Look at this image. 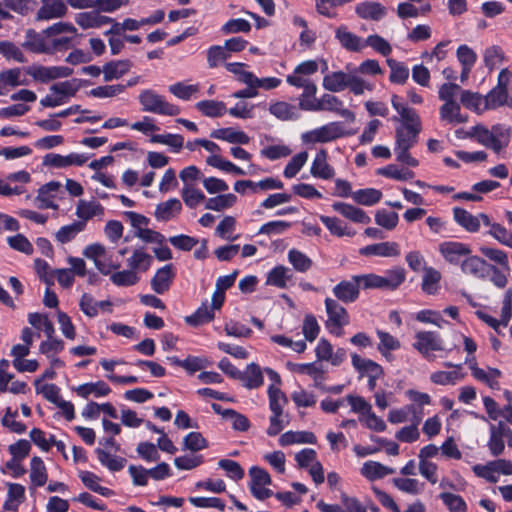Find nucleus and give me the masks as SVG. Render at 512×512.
Masks as SVG:
<instances>
[{
	"label": "nucleus",
	"mask_w": 512,
	"mask_h": 512,
	"mask_svg": "<svg viewBox=\"0 0 512 512\" xmlns=\"http://www.w3.org/2000/svg\"><path fill=\"white\" fill-rule=\"evenodd\" d=\"M421 130L422 123L419 115L401 120V125L395 130L394 153L397 161L410 167L419 165L418 160L409 150L417 144Z\"/></svg>",
	"instance_id": "1"
},
{
	"label": "nucleus",
	"mask_w": 512,
	"mask_h": 512,
	"mask_svg": "<svg viewBox=\"0 0 512 512\" xmlns=\"http://www.w3.org/2000/svg\"><path fill=\"white\" fill-rule=\"evenodd\" d=\"M138 100L143 112L163 116H177L181 112L179 106L168 102L163 95L153 89L142 90L138 95Z\"/></svg>",
	"instance_id": "2"
},
{
	"label": "nucleus",
	"mask_w": 512,
	"mask_h": 512,
	"mask_svg": "<svg viewBox=\"0 0 512 512\" xmlns=\"http://www.w3.org/2000/svg\"><path fill=\"white\" fill-rule=\"evenodd\" d=\"M412 347L428 362L435 360V352H446L447 354L451 351V349L445 348L441 335L436 331H417Z\"/></svg>",
	"instance_id": "3"
},
{
	"label": "nucleus",
	"mask_w": 512,
	"mask_h": 512,
	"mask_svg": "<svg viewBox=\"0 0 512 512\" xmlns=\"http://www.w3.org/2000/svg\"><path fill=\"white\" fill-rule=\"evenodd\" d=\"M80 89L77 79L54 83L49 87V93L40 100L44 108H55L67 104Z\"/></svg>",
	"instance_id": "4"
},
{
	"label": "nucleus",
	"mask_w": 512,
	"mask_h": 512,
	"mask_svg": "<svg viewBox=\"0 0 512 512\" xmlns=\"http://www.w3.org/2000/svg\"><path fill=\"white\" fill-rule=\"evenodd\" d=\"M512 83V73L508 69H502L498 75L497 85L485 96L484 108L494 110L507 105L512 107V99L509 97V87Z\"/></svg>",
	"instance_id": "5"
},
{
	"label": "nucleus",
	"mask_w": 512,
	"mask_h": 512,
	"mask_svg": "<svg viewBox=\"0 0 512 512\" xmlns=\"http://www.w3.org/2000/svg\"><path fill=\"white\" fill-rule=\"evenodd\" d=\"M350 134L342 122L334 121L303 133L301 139L306 144L328 143Z\"/></svg>",
	"instance_id": "6"
},
{
	"label": "nucleus",
	"mask_w": 512,
	"mask_h": 512,
	"mask_svg": "<svg viewBox=\"0 0 512 512\" xmlns=\"http://www.w3.org/2000/svg\"><path fill=\"white\" fill-rule=\"evenodd\" d=\"M325 308L328 315L326 322L327 328L331 333L341 336L342 328L349 323V317L346 309L336 300L331 298L325 299Z\"/></svg>",
	"instance_id": "7"
},
{
	"label": "nucleus",
	"mask_w": 512,
	"mask_h": 512,
	"mask_svg": "<svg viewBox=\"0 0 512 512\" xmlns=\"http://www.w3.org/2000/svg\"><path fill=\"white\" fill-rule=\"evenodd\" d=\"M25 72L36 82L48 83L52 80L71 76L73 69L67 66L31 65L25 69Z\"/></svg>",
	"instance_id": "8"
},
{
	"label": "nucleus",
	"mask_w": 512,
	"mask_h": 512,
	"mask_svg": "<svg viewBox=\"0 0 512 512\" xmlns=\"http://www.w3.org/2000/svg\"><path fill=\"white\" fill-rule=\"evenodd\" d=\"M249 476L251 481L249 483V488L251 494L258 500H265L273 495V491L266 488L267 485H270L272 480L269 473L258 466H252L249 469Z\"/></svg>",
	"instance_id": "9"
},
{
	"label": "nucleus",
	"mask_w": 512,
	"mask_h": 512,
	"mask_svg": "<svg viewBox=\"0 0 512 512\" xmlns=\"http://www.w3.org/2000/svg\"><path fill=\"white\" fill-rule=\"evenodd\" d=\"M476 315L480 320L500 334V327H506L512 317V290L508 289L504 294L500 320H497L483 311H477Z\"/></svg>",
	"instance_id": "10"
},
{
	"label": "nucleus",
	"mask_w": 512,
	"mask_h": 512,
	"mask_svg": "<svg viewBox=\"0 0 512 512\" xmlns=\"http://www.w3.org/2000/svg\"><path fill=\"white\" fill-rule=\"evenodd\" d=\"M83 255L92 260L96 269L103 275H109L113 270H118L121 267L119 262L106 263L102 260L106 256V248L100 243L86 246L83 250Z\"/></svg>",
	"instance_id": "11"
},
{
	"label": "nucleus",
	"mask_w": 512,
	"mask_h": 512,
	"mask_svg": "<svg viewBox=\"0 0 512 512\" xmlns=\"http://www.w3.org/2000/svg\"><path fill=\"white\" fill-rule=\"evenodd\" d=\"M318 111H327L332 112L344 119L348 122L352 123L355 121V114L348 108L344 106L342 100L332 94H323L319 98V107Z\"/></svg>",
	"instance_id": "12"
},
{
	"label": "nucleus",
	"mask_w": 512,
	"mask_h": 512,
	"mask_svg": "<svg viewBox=\"0 0 512 512\" xmlns=\"http://www.w3.org/2000/svg\"><path fill=\"white\" fill-rule=\"evenodd\" d=\"M335 169L328 163V152L326 149H320L310 167V174L319 179L329 180L335 176Z\"/></svg>",
	"instance_id": "13"
},
{
	"label": "nucleus",
	"mask_w": 512,
	"mask_h": 512,
	"mask_svg": "<svg viewBox=\"0 0 512 512\" xmlns=\"http://www.w3.org/2000/svg\"><path fill=\"white\" fill-rule=\"evenodd\" d=\"M88 157L84 154L79 153H70L68 155H60L55 153H50L44 156L43 164L55 168H66L69 166H82Z\"/></svg>",
	"instance_id": "14"
},
{
	"label": "nucleus",
	"mask_w": 512,
	"mask_h": 512,
	"mask_svg": "<svg viewBox=\"0 0 512 512\" xmlns=\"http://www.w3.org/2000/svg\"><path fill=\"white\" fill-rule=\"evenodd\" d=\"M438 250L446 261L451 264L459 263L460 259L471 253L468 245L457 241H445L439 244Z\"/></svg>",
	"instance_id": "15"
},
{
	"label": "nucleus",
	"mask_w": 512,
	"mask_h": 512,
	"mask_svg": "<svg viewBox=\"0 0 512 512\" xmlns=\"http://www.w3.org/2000/svg\"><path fill=\"white\" fill-rule=\"evenodd\" d=\"M334 296L344 302L352 303L356 301L360 294V286L356 280V275L349 280H343L333 287Z\"/></svg>",
	"instance_id": "16"
},
{
	"label": "nucleus",
	"mask_w": 512,
	"mask_h": 512,
	"mask_svg": "<svg viewBox=\"0 0 512 512\" xmlns=\"http://www.w3.org/2000/svg\"><path fill=\"white\" fill-rule=\"evenodd\" d=\"M75 215L78 217L77 222H83V227L86 229L89 220L94 217H103L104 207L95 200L80 199L76 205Z\"/></svg>",
	"instance_id": "17"
},
{
	"label": "nucleus",
	"mask_w": 512,
	"mask_h": 512,
	"mask_svg": "<svg viewBox=\"0 0 512 512\" xmlns=\"http://www.w3.org/2000/svg\"><path fill=\"white\" fill-rule=\"evenodd\" d=\"M174 277L175 269L173 264L170 263L159 268L150 281L152 290L157 294H164L169 290Z\"/></svg>",
	"instance_id": "18"
},
{
	"label": "nucleus",
	"mask_w": 512,
	"mask_h": 512,
	"mask_svg": "<svg viewBox=\"0 0 512 512\" xmlns=\"http://www.w3.org/2000/svg\"><path fill=\"white\" fill-rule=\"evenodd\" d=\"M356 15L364 20L380 21L386 14V7L379 2L362 1L355 6Z\"/></svg>",
	"instance_id": "19"
},
{
	"label": "nucleus",
	"mask_w": 512,
	"mask_h": 512,
	"mask_svg": "<svg viewBox=\"0 0 512 512\" xmlns=\"http://www.w3.org/2000/svg\"><path fill=\"white\" fill-rule=\"evenodd\" d=\"M504 436H512L511 429L505 428L501 424L499 426L490 425L487 446L492 456L497 457L504 452Z\"/></svg>",
	"instance_id": "20"
},
{
	"label": "nucleus",
	"mask_w": 512,
	"mask_h": 512,
	"mask_svg": "<svg viewBox=\"0 0 512 512\" xmlns=\"http://www.w3.org/2000/svg\"><path fill=\"white\" fill-rule=\"evenodd\" d=\"M423 418V411L417 409L414 405H406L399 409H392L388 414V421L392 424H399L406 421H411L415 424H420Z\"/></svg>",
	"instance_id": "21"
},
{
	"label": "nucleus",
	"mask_w": 512,
	"mask_h": 512,
	"mask_svg": "<svg viewBox=\"0 0 512 512\" xmlns=\"http://www.w3.org/2000/svg\"><path fill=\"white\" fill-rule=\"evenodd\" d=\"M22 47L33 53L50 54L49 38L44 34V31L37 33L33 29L27 30Z\"/></svg>",
	"instance_id": "22"
},
{
	"label": "nucleus",
	"mask_w": 512,
	"mask_h": 512,
	"mask_svg": "<svg viewBox=\"0 0 512 512\" xmlns=\"http://www.w3.org/2000/svg\"><path fill=\"white\" fill-rule=\"evenodd\" d=\"M363 256L397 257L400 255V247L397 242H380L360 248Z\"/></svg>",
	"instance_id": "23"
},
{
	"label": "nucleus",
	"mask_w": 512,
	"mask_h": 512,
	"mask_svg": "<svg viewBox=\"0 0 512 512\" xmlns=\"http://www.w3.org/2000/svg\"><path fill=\"white\" fill-rule=\"evenodd\" d=\"M335 37L340 45L348 51L360 52L365 48V40L350 32L345 25H341L336 29Z\"/></svg>",
	"instance_id": "24"
},
{
	"label": "nucleus",
	"mask_w": 512,
	"mask_h": 512,
	"mask_svg": "<svg viewBox=\"0 0 512 512\" xmlns=\"http://www.w3.org/2000/svg\"><path fill=\"white\" fill-rule=\"evenodd\" d=\"M61 184L56 181H51L39 188L36 197L37 206L40 209H58L55 203L56 193L60 189Z\"/></svg>",
	"instance_id": "25"
},
{
	"label": "nucleus",
	"mask_w": 512,
	"mask_h": 512,
	"mask_svg": "<svg viewBox=\"0 0 512 512\" xmlns=\"http://www.w3.org/2000/svg\"><path fill=\"white\" fill-rule=\"evenodd\" d=\"M440 120L450 125L463 124L468 121V116L461 113L460 103L446 102L439 108Z\"/></svg>",
	"instance_id": "26"
},
{
	"label": "nucleus",
	"mask_w": 512,
	"mask_h": 512,
	"mask_svg": "<svg viewBox=\"0 0 512 512\" xmlns=\"http://www.w3.org/2000/svg\"><path fill=\"white\" fill-rule=\"evenodd\" d=\"M453 219L460 227L470 233H477L482 223L480 213L473 215L460 207L453 208Z\"/></svg>",
	"instance_id": "27"
},
{
	"label": "nucleus",
	"mask_w": 512,
	"mask_h": 512,
	"mask_svg": "<svg viewBox=\"0 0 512 512\" xmlns=\"http://www.w3.org/2000/svg\"><path fill=\"white\" fill-rule=\"evenodd\" d=\"M68 8L63 0H43L37 12V19L51 20L66 15Z\"/></svg>",
	"instance_id": "28"
},
{
	"label": "nucleus",
	"mask_w": 512,
	"mask_h": 512,
	"mask_svg": "<svg viewBox=\"0 0 512 512\" xmlns=\"http://www.w3.org/2000/svg\"><path fill=\"white\" fill-rule=\"evenodd\" d=\"M482 223L489 227L488 234L502 245L512 248V232L500 223L491 222L489 216L480 213Z\"/></svg>",
	"instance_id": "29"
},
{
	"label": "nucleus",
	"mask_w": 512,
	"mask_h": 512,
	"mask_svg": "<svg viewBox=\"0 0 512 512\" xmlns=\"http://www.w3.org/2000/svg\"><path fill=\"white\" fill-rule=\"evenodd\" d=\"M334 211L341 214L346 219L360 224H369L371 218L361 208L355 207L344 202H335L332 205Z\"/></svg>",
	"instance_id": "30"
},
{
	"label": "nucleus",
	"mask_w": 512,
	"mask_h": 512,
	"mask_svg": "<svg viewBox=\"0 0 512 512\" xmlns=\"http://www.w3.org/2000/svg\"><path fill=\"white\" fill-rule=\"evenodd\" d=\"M351 361L353 367L368 378H381L384 374L383 368L371 359L362 358L358 354H352Z\"/></svg>",
	"instance_id": "31"
},
{
	"label": "nucleus",
	"mask_w": 512,
	"mask_h": 512,
	"mask_svg": "<svg viewBox=\"0 0 512 512\" xmlns=\"http://www.w3.org/2000/svg\"><path fill=\"white\" fill-rule=\"evenodd\" d=\"M182 211V204L179 199L171 198L156 206L154 216L158 221L167 222L176 218Z\"/></svg>",
	"instance_id": "32"
},
{
	"label": "nucleus",
	"mask_w": 512,
	"mask_h": 512,
	"mask_svg": "<svg viewBox=\"0 0 512 512\" xmlns=\"http://www.w3.org/2000/svg\"><path fill=\"white\" fill-rule=\"evenodd\" d=\"M292 278L293 274L290 268L284 265H277L267 273L265 284L279 289H286Z\"/></svg>",
	"instance_id": "33"
},
{
	"label": "nucleus",
	"mask_w": 512,
	"mask_h": 512,
	"mask_svg": "<svg viewBox=\"0 0 512 512\" xmlns=\"http://www.w3.org/2000/svg\"><path fill=\"white\" fill-rule=\"evenodd\" d=\"M75 22L83 29L100 28L109 22H113V18L101 15L96 10L76 14Z\"/></svg>",
	"instance_id": "34"
},
{
	"label": "nucleus",
	"mask_w": 512,
	"mask_h": 512,
	"mask_svg": "<svg viewBox=\"0 0 512 512\" xmlns=\"http://www.w3.org/2000/svg\"><path fill=\"white\" fill-rule=\"evenodd\" d=\"M128 268L134 270L135 273L146 272L153 263V257L144 251L143 248H136L126 260Z\"/></svg>",
	"instance_id": "35"
},
{
	"label": "nucleus",
	"mask_w": 512,
	"mask_h": 512,
	"mask_svg": "<svg viewBox=\"0 0 512 512\" xmlns=\"http://www.w3.org/2000/svg\"><path fill=\"white\" fill-rule=\"evenodd\" d=\"M468 135L475 138L479 144L493 150L495 153L502 151V148L498 145L491 130L483 125L473 126Z\"/></svg>",
	"instance_id": "36"
},
{
	"label": "nucleus",
	"mask_w": 512,
	"mask_h": 512,
	"mask_svg": "<svg viewBox=\"0 0 512 512\" xmlns=\"http://www.w3.org/2000/svg\"><path fill=\"white\" fill-rule=\"evenodd\" d=\"M210 136L232 144L246 145L250 142V137L244 131L232 127L214 130Z\"/></svg>",
	"instance_id": "37"
},
{
	"label": "nucleus",
	"mask_w": 512,
	"mask_h": 512,
	"mask_svg": "<svg viewBox=\"0 0 512 512\" xmlns=\"http://www.w3.org/2000/svg\"><path fill=\"white\" fill-rule=\"evenodd\" d=\"M30 488H38L42 487L46 484L48 480V471L44 461L38 457L34 456L30 461Z\"/></svg>",
	"instance_id": "38"
},
{
	"label": "nucleus",
	"mask_w": 512,
	"mask_h": 512,
	"mask_svg": "<svg viewBox=\"0 0 512 512\" xmlns=\"http://www.w3.org/2000/svg\"><path fill=\"white\" fill-rule=\"evenodd\" d=\"M489 265L478 256H469L461 263V270L475 278H484L488 274Z\"/></svg>",
	"instance_id": "39"
},
{
	"label": "nucleus",
	"mask_w": 512,
	"mask_h": 512,
	"mask_svg": "<svg viewBox=\"0 0 512 512\" xmlns=\"http://www.w3.org/2000/svg\"><path fill=\"white\" fill-rule=\"evenodd\" d=\"M278 442L282 447L293 444H315L317 438L310 431H287L279 437Z\"/></svg>",
	"instance_id": "40"
},
{
	"label": "nucleus",
	"mask_w": 512,
	"mask_h": 512,
	"mask_svg": "<svg viewBox=\"0 0 512 512\" xmlns=\"http://www.w3.org/2000/svg\"><path fill=\"white\" fill-rule=\"evenodd\" d=\"M132 63L129 60H117L106 63L103 66L104 81L109 82L121 78L129 72Z\"/></svg>",
	"instance_id": "41"
},
{
	"label": "nucleus",
	"mask_w": 512,
	"mask_h": 512,
	"mask_svg": "<svg viewBox=\"0 0 512 512\" xmlns=\"http://www.w3.org/2000/svg\"><path fill=\"white\" fill-rule=\"evenodd\" d=\"M269 112L282 121H291L299 118L298 108L285 101H277L269 106Z\"/></svg>",
	"instance_id": "42"
},
{
	"label": "nucleus",
	"mask_w": 512,
	"mask_h": 512,
	"mask_svg": "<svg viewBox=\"0 0 512 512\" xmlns=\"http://www.w3.org/2000/svg\"><path fill=\"white\" fill-rule=\"evenodd\" d=\"M95 453L100 464L111 472L122 470L127 462L125 458L111 454L103 448H96Z\"/></svg>",
	"instance_id": "43"
},
{
	"label": "nucleus",
	"mask_w": 512,
	"mask_h": 512,
	"mask_svg": "<svg viewBox=\"0 0 512 512\" xmlns=\"http://www.w3.org/2000/svg\"><path fill=\"white\" fill-rule=\"evenodd\" d=\"M195 108L209 118L222 117L227 113L226 104L217 100H202L195 104Z\"/></svg>",
	"instance_id": "44"
},
{
	"label": "nucleus",
	"mask_w": 512,
	"mask_h": 512,
	"mask_svg": "<svg viewBox=\"0 0 512 512\" xmlns=\"http://www.w3.org/2000/svg\"><path fill=\"white\" fill-rule=\"evenodd\" d=\"M349 76L343 71L329 73L323 78V87L330 92H341L349 84Z\"/></svg>",
	"instance_id": "45"
},
{
	"label": "nucleus",
	"mask_w": 512,
	"mask_h": 512,
	"mask_svg": "<svg viewBox=\"0 0 512 512\" xmlns=\"http://www.w3.org/2000/svg\"><path fill=\"white\" fill-rule=\"evenodd\" d=\"M0 81L4 89L14 88L17 86H26L29 84L28 79L23 75L21 68H13L0 72Z\"/></svg>",
	"instance_id": "46"
},
{
	"label": "nucleus",
	"mask_w": 512,
	"mask_h": 512,
	"mask_svg": "<svg viewBox=\"0 0 512 512\" xmlns=\"http://www.w3.org/2000/svg\"><path fill=\"white\" fill-rule=\"evenodd\" d=\"M75 391L78 396L87 399L90 395L104 397L111 392V389L104 381H97L79 385Z\"/></svg>",
	"instance_id": "47"
},
{
	"label": "nucleus",
	"mask_w": 512,
	"mask_h": 512,
	"mask_svg": "<svg viewBox=\"0 0 512 512\" xmlns=\"http://www.w3.org/2000/svg\"><path fill=\"white\" fill-rule=\"evenodd\" d=\"M244 386L248 389H255L263 384V374L259 365L251 363L247 365L244 372H240V377Z\"/></svg>",
	"instance_id": "48"
},
{
	"label": "nucleus",
	"mask_w": 512,
	"mask_h": 512,
	"mask_svg": "<svg viewBox=\"0 0 512 512\" xmlns=\"http://www.w3.org/2000/svg\"><path fill=\"white\" fill-rule=\"evenodd\" d=\"M394 472L393 468L387 467L376 461L365 462L361 468V474L372 481L381 479L387 475L393 474Z\"/></svg>",
	"instance_id": "49"
},
{
	"label": "nucleus",
	"mask_w": 512,
	"mask_h": 512,
	"mask_svg": "<svg viewBox=\"0 0 512 512\" xmlns=\"http://www.w3.org/2000/svg\"><path fill=\"white\" fill-rule=\"evenodd\" d=\"M460 102L464 107L477 114H481L487 110L484 108L485 97H482L477 92H472L470 90L461 91Z\"/></svg>",
	"instance_id": "50"
},
{
	"label": "nucleus",
	"mask_w": 512,
	"mask_h": 512,
	"mask_svg": "<svg viewBox=\"0 0 512 512\" xmlns=\"http://www.w3.org/2000/svg\"><path fill=\"white\" fill-rule=\"evenodd\" d=\"M319 219L332 235H335L337 237H343V236L352 237L356 234V232L354 230L348 228L347 225H345L337 217H329V216L321 215L319 217Z\"/></svg>",
	"instance_id": "51"
},
{
	"label": "nucleus",
	"mask_w": 512,
	"mask_h": 512,
	"mask_svg": "<svg viewBox=\"0 0 512 512\" xmlns=\"http://www.w3.org/2000/svg\"><path fill=\"white\" fill-rule=\"evenodd\" d=\"M423 272L422 290L429 295L436 294L440 288L441 273L433 267L424 268Z\"/></svg>",
	"instance_id": "52"
},
{
	"label": "nucleus",
	"mask_w": 512,
	"mask_h": 512,
	"mask_svg": "<svg viewBox=\"0 0 512 512\" xmlns=\"http://www.w3.org/2000/svg\"><path fill=\"white\" fill-rule=\"evenodd\" d=\"M288 262L292 265L295 271L306 273L311 269L313 261L305 253L295 248H292L287 253Z\"/></svg>",
	"instance_id": "53"
},
{
	"label": "nucleus",
	"mask_w": 512,
	"mask_h": 512,
	"mask_svg": "<svg viewBox=\"0 0 512 512\" xmlns=\"http://www.w3.org/2000/svg\"><path fill=\"white\" fill-rule=\"evenodd\" d=\"M110 273V281L117 287H129L136 285L140 281L139 274L130 268Z\"/></svg>",
	"instance_id": "54"
},
{
	"label": "nucleus",
	"mask_w": 512,
	"mask_h": 512,
	"mask_svg": "<svg viewBox=\"0 0 512 512\" xmlns=\"http://www.w3.org/2000/svg\"><path fill=\"white\" fill-rule=\"evenodd\" d=\"M214 319V310L207 304L202 305L190 316L185 318L187 324L191 326H200L209 323Z\"/></svg>",
	"instance_id": "55"
},
{
	"label": "nucleus",
	"mask_w": 512,
	"mask_h": 512,
	"mask_svg": "<svg viewBox=\"0 0 512 512\" xmlns=\"http://www.w3.org/2000/svg\"><path fill=\"white\" fill-rule=\"evenodd\" d=\"M382 198V192L375 188L359 189L352 194V199L364 206H372Z\"/></svg>",
	"instance_id": "56"
},
{
	"label": "nucleus",
	"mask_w": 512,
	"mask_h": 512,
	"mask_svg": "<svg viewBox=\"0 0 512 512\" xmlns=\"http://www.w3.org/2000/svg\"><path fill=\"white\" fill-rule=\"evenodd\" d=\"M464 379V374L459 370L435 371L430 375V381L436 385H455Z\"/></svg>",
	"instance_id": "57"
},
{
	"label": "nucleus",
	"mask_w": 512,
	"mask_h": 512,
	"mask_svg": "<svg viewBox=\"0 0 512 512\" xmlns=\"http://www.w3.org/2000/svg\"><path fill=\"white\" fill-rule=\"evenodd\" d=\"M79 478L81 479L82 483L93 492L99 493L102 496H110L112 493L110 489L99 484L101 479L93 472L80 471Z\"/></svg>",
	"instance_id": "58"
},
{
	"label": "nucleus",
	"mask_w": 512,
	"mask_h": 512,
	"mask_svg": "<svg viewBox=\"0 0 512 512\" xmlns=\"http://www.w3.org/2000/svg\"><path fill=\"white\" fill-rule=\"evenodd\" d=\"M83 222L74 221L71 224L62 226L56 233L55 239L65 244L72 241L80 232L84 231Z\"/></svg>",
	"instance_id": "59"
},
{
	"label": "nucleus",
	"mask_w": 512,
	"mask_h": 512,
	"mask_svg": "<svg viewBox=\"0 0 512 512\" xmlns=\"http://www.w3.org/2000/svg\"><path fill=\"white\" fill-rule=\"evenodd\" d=\"M387 65L390 68L389 80L392 83L404 84L409 77V69L402 62H398L394 59H387Z\"/></svg>",
	"instance_id": "60"
},
{
	"label": "nucleus",
	"mask_w": 512,
	"mask_h": 512,
	"mask_svg": "<svg viewBox=\"0 0 512 512\" xmlns=\"http://www.w3.org/2000/svg\"><path fill=\"white\" fill-rule=\"evenodd\" d=\"M382 278L384 289L395 290L405 281L406 272L402 267H395L387 270Z\"/></svg>",
	"instance_id": "61"
},
{
	"label": "nucleus",
	"mask_w": 512,
	"mask_h": 512,
	"mask_svg": "<svg viewBox=\"0 0 512 512\" xmlns=\"http://www.w3.org/2000/svg\"><path fill=\"white\" fill-rule=\"evenodd\" d=\"M168 90L175 97L189 101L192 97H194L199 92L198 84H184L183 82H176L168 87Z\"/></svg>",
	"instance_id": "62"
},
{
	"label": "nucleus",
	"mask_w": 512,
	"mask_h": 512,
	"mask_svg": "<svg viewBox=\"0 0 512 512\" xmlns=\"http://www.w3.org/2000/svg\"><path fill=\"white\" fill-rule=\"evenodd\" d=\"M377 336L380 340L377 348L379 352L386 358L391 351L397 350L401 346L400 341L388 332L377 330Z\"/></svg>",
	"instance_id": "63"
},
{
	"label": "nucleus",
	"mask_w": 512,
	"mask_h": 512,
	"mask_svg": "<svg viewBox=\"0 0 512 512\" xmlns=\"http://www.w3.org/2000/svg\"><path fill=\"white\" fill-rule=\"evenodd\" d=\"M237 202V197L232 194H222L209 198L205 203V208L214 211H222L232 207Z\"/></svg>",
	"instance_id": "64"
}]
</instances>
